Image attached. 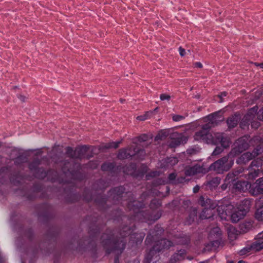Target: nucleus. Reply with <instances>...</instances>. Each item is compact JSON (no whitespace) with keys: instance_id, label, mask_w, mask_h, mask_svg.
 <instances>
[{"instance_id":"nucleus-27","label":"nucleus","mask_w":263,"mask_h":263,"mask_svg":"<svg viewBox=\"0 0 263 263\" xmlns=\"http://www.w3.org/2000/svg\"><path fill=\"white\" fill-rule=\"evenodd\" d=\"M259 249H263V242L259 243Z\"/></svg>"},{"instance_id":"nucleus-2","label":"nucleus","mask_w":263,"mask_h":263,"mask_svg":"<svg viewBox=\"0 0 263 263\" xmlns=\"http://www.w3.org/2000/svg\"><path fill=\"white\" fill-rule=\"evenodd\" d=\"M210 127L211 126L209 125L201 132L197 133L195 136V139L197 140H205L207 143H212L215 144L220 143L223 147L228 146L229 145V140L228 138H224L222 137L221 134H218L215 136L214 139L212 135L207 134L206 129Z\"/></svg>"},{"instance_id":"nucleus-33","label":"nucleus","mask_w":263,"mask_h":263,"mask_svg":"<svg viewBox=\"0 0 263 263\" xmlns=\"http://www.w3.org/2000/svg\"><path fill=\"white\" fill-rule=\"evenodd\" d=\"M139 120H143V119H141L140 117H138Z\"/></svg>"},{"instance_id":"nucleus-16","label":"nucleus","mask_w":263,"mask_h":263,"mask_svg":"<svg viewBox=\"0 0 263 263\" xmlns=\"http://www.w3.org/2000/svg\"><path fill=\"white\" fill-rule=\"evenodd\" d=\"M228 235L230 239L231 240H234L236 238V235L235 234H232L231 232H229Z\"/></svg>"},{"instance_id":"nucleus-14","label":"nucleus","mask_w":263,"mask_h":263,"mask_svg":"<svg viewBox=\"0 0 263 263\" xmlns=\"http://www.w3.org/2000/svg\"><path fill=\"white\" fill-rule=\"evenodd\" d=\"M257 115L259 119L263 120V108L257 112Z\"/></svg>"},{"instance_id":"nucleus-11","label":"nucleus","mask_w":263,"mask_h":263,"mask_svg":"<svg viewBox=\"0 0 263 263\" xmlns=\"http://www.w3.org/2000/svg\"><path fill=\"white\" fill-rule=\"evenodd\" d=\"M217 114L218 113H215L213 115H210L207 117V120L209 121V123H211V124H213L218 120H217ZM218 120L220 121V119H219Z\"/></svg>"},{"instance_id":"nucleus-31","label":"nucleus","mask_w":263,"mask_h":263,"mask_svg":"<svg viewBox=\"0 0 263 263\" xmlns=\"http://www.w3.org/2000/svg\"><path fill=\"white\" fill-rule=\"evenodd\" d=\"M238 263H244V261L242 260H240Z\"/></svg>"},{"instance_id":"nucleus-20","label":"nucleus","mask_w":263,"mask_h":263,"mask_svg":"<svg viewBox=\"0 0 263 263\" xmlns=\"http://www.w3.org/2000/svg\"><path fill=\"white\" fill-rule=\"evenodd\" d=\"M256 177V172L254 171L253 173H251L249 174V178H254Z\"/></svg>"},{"instance_id":"nucleus-7","label":"nucleus","mask_w":263,"mask_h":263,"mask_svg":"<svg viewBox=\"0 0 263 263\" xmlns=\"http://www.w3.org/2000/svg\"><path fill=\"white\" fill-rule=\"evenodd\" d=\"M215 210L214 208L205 209L202 212L200 217L202 219H206L211 217L214 213L215 212Z\"/></svg>"},{"instance_id":"nucleus-19","label":"nucleus","mask_w":263,"mask_h":263,"mask_svg":"<svg viewBox=\"0 0 263 263\" xmlns=\"http://www.w3.org/2000/svg\"><path fill=\"white\" fill-rule=\"evenodd\" d=\"M257 111V107H253L252 108L250 111H249V114H250L251 115H253L254 113H256Z\"/></svg>"},{"instance_id":"nucleus-22","label":"nucleus","mask_w":263,"mask_h":263,"mask_svg":"<svg viewBox=\"0 0 263 263\" xmlns=\"http://www.w3.org/2000/svg\"><path fill=\"white\" fill-rule=\"evenodd\" d=\"M246 146H247V144H246V143H242V144H241V146L239 145V147H238V148H239V149H240V148H241V147H242V148H244V147H246ZM242 152V151H240V150H239V152H240H240Z\"/></svg>"},{"instance_id":"nucleus-29","label":"nucleus","mask_w":263,"mask_h":263,"mask_svg":"<svg viewBox=\"0 0 263 263\" xmlns=\"http://www.w3.org/2000/svg\"><path fill=\"white\" fill-rule=\"evenodd\" d=\"M236 150L235 149V148L233 150L232 153L230 154V156H231L233 153H236Z\"/></svg>"},{"instance_id":"nucleus-10","label":"nucleus","mask_w":263,"mask_h":263,"mask_svg":"<svg viewBox=\"0 0 263 263\" xmlns=\"http://www.w3.org/2000/svg\"><path fill=\"white\" fill-rule=\"evenodd\" d=\"M238 123V120L236 117H232L229 119L227 121V123L229 127H233L235 126Z\"/></svg>"},{"instance_id":"nucleus-23","label":"nucleus","mask_w":263,"mask_h":263,"mask_svg":"<svg viewBox=\"0 0 263 263\" xmlns=\"http://www.w3.org/2000/svg\"><path fill=\"white\" fill-rule=\"evenodd\" d=\"M179 54L183 57L186 54V50H180Z\"/></svg>"},{"instance_id":"nucleus-17","label":"nucleus","mask_w":263,"mask_h":263,"mask_svg":"<svg viewBox=\"0 0 263 263\" xmlns=\"http://www.w3.org/2000/svg\"><path fill=\"white\" fill-rule=\"evenodd\" d=\"M163 242L165 243L164 247L167 248L171 246L172 242L169 240H163Z\"/></svg>"},{"instance_id":"nucleus-24","label":"nucleus","mask_w":263,"mask_h":263,"mask_svg":"<svg viewBox=\"0 0 263 263\" xmlns=\"http://www.w3.org/2000/svg\"><path fill=\"white\" fill-rule=\"evenodd\" d=\"M226 96V92H222L220 95L219 96V97L220 98H221L223 97Z\"/></svg>"},{"instance_id":"nucleus-30","label":"nucleus","mask_w":263,"mask_h":263,"mask_svg":"<svg viewBox=\"0 0 263 263\" xmlns=\"http://www.w3.org/2000/svg\"><path fill=\"white\" fill-rule=\"evenodd\" d=\"M259 65L260 68H263V63L260 64Z\"/></svg>"},{"instance_id":"nucleus-6","label":"nucleus","mask_w":263,"mask_h":263,"mask_svg":"<svg viewBox=\"0 0 263 263\" xmlns=\"http://www.w3.org/2000/svg\"><path fill=\"white\" fill-rule=\"evenodd\" d=\"M256 155V153H250L246 152L241 156V157L237 160L238 163H246L247 161L251 159L253 157Z\"/></svg>"},{"instance_id":"nucleus-26","label":"nucleus","mask_w":263,"mask_h":263,"mask_svg":"<svg viewBox=\"0 0 263 263\" xmlns=\"http://www.w3.org/2000/svg\"><path fill=\"white\" fill-rule=\"evenodd\" d=\"M198 190H199V187H195L194 188L193 191H194V192L196 193V192H197L198 191Z\"/></svg>"},{"instance_id":"nucleus-28","label":"nucleus","mask_w":263,"mask_h":263,"mask_svg":"<svg viewBox=\"0 0 263 263\" xmlns=\"http://www.w3.org/2000/svg\"><path fill=\"white\" fill-rule=\"evenodd\" d=\"M214 232H218L219 231V228H216L214 229V230H213Z\"/></svg>"},{"instance_id":"nucleus-21","label":"nucleus","mask_w":263,"mask_h":263,"mask_svg":"<svg viewBox=\"0 0 263 263\" xmlns=\"http://www.w3.org/2000/svg\"><path fill=\"white\" fill-rule=\"evenodd\" d=\"M195 66L196 67H198V68H201L202 67V65L201 63L200 62H196L195 64Z\"/></svg>"},{"instance_id":"nucleus-9","label":"nucleus","mask_w":263,"mask_h":263,"mask_svg":"<svg viewBox=\"0 0 263 263\" xmlns=\"http://www.w3.org/2000/svg\"><path fill=\"white\" fill-rule=\"evenodd\" d=\"M256 242L254 244L253 247L257 250H260L259 249V243L263 242V231L260 233H258L256 236Z\"/></svg>"},{"instance_id":"nucleus-13","label":"nucleus","mask_w":263,"mask_h":263,"mask_svg":"<svg viewBox=\"0 0 263 263\" xmlns=\"http://www.w3.org/2000/svg\"><path fill=\"white\" fill-rule=\"evenodd\" d=\"M119 142H112L110 144L109 147H114V148H116L118 146V145L119 144Z\"/></svg>"},{"instance_id":"nucleus-4","label":"nucleus","mask_w":263,"mask_h":263,"mask_svg":"<svg viewBox=\"0 0 263 263\" xmlns=\"http://www.w3.org/2000/svg\"><path fill=\"white\" fill-rule=\"evenodd\" d=\"M250 192L254 195L263 193V178L258 179L251 185Z\"/></svg>"},{"instance_id":"nucleus-1","label":"nucleus","mask_w":263,"mask_h":263,"mask_svg":"<svg viewBox=\"0 0 263 263\" xmlns=\"http://www.w3.org/2000/svg\"><path fill=\"white\" fill-rule=\"evenodd\" d=\"M247 208L235 207L232 204L219 205L216 211L222 219H226L227 216H230L232 220L236 222L242 218L247 212Z\"/></svg>"},{"instance_id":"nucleus-25","label":"nucleus","mask_w":263,"mask_h":263,"mask_svg":"<svg viewBox=\"0 0 263 263\" xmlns=\"http://www.w3.org/2000/svg\"><path fill=\"white\" fill-rule=\"evenodd\" d=\"M247 250H247V249H243V250H241V251H240V254H241V255L245 254V253H246V251Z\"/></svg>"},{"instance_id":"nucleus-8","label":"nucleus","mask_w":263,"mask_h":263,"mask_svg":"<svg viewBox=\"0 0 263 263\" xmlns=\"http://www.w3.org/2000/svg\"><path fill=\"white\" fill-rule=\"evenodd\" d=\"M236 187L239 190L246 191L249 190L250 192L251 189V185H250L248 182H238L236 184Z\"/></svg>"},{"instance_id":"nucleus-18","label":"nucleus","mask_w":263,"mask_h":263,"mask_svg":"<svg viewBox=\"0 0 263 263\" xmlns=\"http://www.w3.org/2000/svg\"><path fill=\"white\" fill-rule=\"evenodd\" d=\"M183 118V117L181 116H174L173 117V120L175 121H179L181 119H182Z\"/></svg>"},{"instance_id":"nucleus-3","label":"nucleus","mask_w":263,"mask_h":263,"mask_svg":"<svg viewBox=\"0 0 263 263\" xmlns=\"http://www.w3.org/2000/svg\"><path fill=\"white\" fill-rule=\"evenodd\" d=\"M232 164L233 161L230 158V156H229L228 158L224 157L216 161L211 167L218 172H220V171H227Z\"/></svg>"},{"instance_id":"nucleus-12","label":"nucleus","mask_w":263,"mask_h":263,"mask_svg":"<svg viewBox=\"0 0 263 263\" xmlns=\"http://www.w3.org/2000/svg\"><path fill=\"white\" fill-rule=\"evenodd\" d=\"M160 99L162 101L164 100H169L171 98V96L167 94H162L161 95Z\"/></svg>"},{"instance_id":"nucleus-5","label":"nucleus","mask_w":263,"mask_h":263,"mask_svg":"<svg viewBox=\"0 0 263 263\" xmlns=\"http://www.w3.org/2000/svg\"><path fill=\"white\" fill-rule=\"evenodd\" d=\"M257 210L255 218L259 221H263V198H260L256 202Z\"/></svg>"},{"instance_id":"nucleus-15","label":"nucleus","mask_w":263,"mask_h":263,"mask_svg":"<svg viewBox=\"0 0 263 263\" xmlns=\"http://www.w3.org/2000/svg\"><path fill=\"white\" fill-rule=\"evenodd\" d=\"M221 151H222V149L220 148L217 147L214 151L213 154L217 155V154H219Z\"/></svg>"},{"instance_id":"nucleus-32","label":"nucleus","mask_w":263,"mask_h":263,"mask_svg":"<svg viewBox=\"0 0 263 263\" xmlns=\"http://www.w3.org/2000/svg\"><path fill=\"white\" fill-rule=\"evenodd\" d=\"M178 49L181 50V49H184L182 48L181 47H179Z\"/></svg>"}]
</instances>
